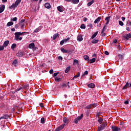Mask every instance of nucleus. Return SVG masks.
Listing matches in <instances>:
<instances>
[{"mask_svg":"<svg viewBox=\"0 0 131 131\" xmlns=\"http://www.w3.org/2000/svg\"><path fill=\"white\" fill-rule=\"evenodd\" d=\"M23 34V33H21L20 32H15L14 33L15 40H16V41L22 40L23 38L22 37H21V35H22Z\"/></svg>","mask_w":131,"mask_h":131,"instance_id":"f257e3e1","label":"nucleus"},{"mask_svg":"<svg viewBox=\"0 0 131 131\" xmlns=\"http://www.w3.org/2000/svg\"><path fill=\"white\" fill-rule=\"evenodd\" d=\"M106 125H107V122L106 121H104V123H103L102 125H100L98 127L97 131L103 130V129H105V128L106 127Z\"/></svg>","mask_w":131,"mask_h":131,"instance_id":"f03ea898","label":"nucleus"},{"mask_svg":"<svg viewBox=\"0 0 131 131\" xmlns=\"http://www.w3.org/2000/svg\"><path fill=\"white\" fill-rule=\"evenodd\" d=\"M83 117V114H82L80 116H78L76 119H74V122L76 124L78 123V121H80L82 118Z\"/></svg>","mask_w":131,"mask_h":131,"instance_id":"7ed1b4c3","label":"nucleus"},{"mask_svg":"<svg viewBox=\"0 0 131 131\" xmlns=\"http://www.w3.org/2000/svg\"><path fill=\"white\" fill-rule=\"evenodd\" d=\"M98 106V104L97 103H92L89 105H88L85 106V109H93V108H95V107H97Z\"/></svg>","mask_w":131,"mask_h":131,"instance_id":"20e7f679","label":"nucleus"},{"mask_svg":"<svg viewBox=\"0 0 131 131\" xmlns=\"http://www.w3.org/2000/svg\"><path fill=\"white\" fill-rule=\"evenodd\" d=\"M65 126V124H62V125H60L59 126H58L56 129L55 131H60V130H62V129H63V128H64Z\"/></svg>","mask_w":131,"mask_h":131,"instance_id":"39448f33","label":"nucleus"},{"mask_svg":"<svg viewBox=\"0 0 131 131\" xmlns=\"http://www.w3.org/2000/svg\"><path fill=\"white\" fill-rule=\"evenodd\" d=\"M106 27H107V26H104L102 30L101 31V36H105L106 35V33H105V30H106Z\"/></svg>","mask_w":131,"mask_h":131,"instance_id":"423d86ee","label":"nucleus"},{"mask_svg":"<svg viewBox=\"0 0 131 131\" xmlns=\"http://www.w3.org/2000/svg\"><path fill=\"white\" fill-rule=\"evenodd\" d=\"M123 38L124 39H129V38H131V33H129L128 34H126L125 36H123Z\"/></svg>","mask_w":131,"mask_h":131,"instance_id":"0eeeda50","label":"nucleus"},{"mask_svg":"<svg viewBox=\"0 0 131 131\" xmlns=\"http://www.w3.org/2000/svg\"><path fill=\"white\" fill-rule=\"evenodd\" d=\"M42 28V26H40L39 27H38V28H37L36 29H35V30L34 31V33H37V32H39V31H40V30H41Z\"/></svg>","mask_w":131,"mask_h":131,"instance_id":"6e6552de","label":"nucleus"},{"mask_svg":"<svg viewBox=\"0 0 131 131\" xmlns=\"http://www.w3.org/2000/svg\"><path fill=\"white\" fill-rule=\"evenodd\" d=\"M24 55V52L22 51H18V52L16 54L17 57H21Z\"/></svg>","mask_w":131,"mask_h":131,"instance_id":"1a4fd4ad","label":"nucleus"},{"mask_svg":"<svg viewBox=\"0 0 131 131\" xmlns=\"http://www.w3.org/2000/svg\"><path fill=\"white\" fill-rule=\"evenodd\" d=\"M88 88H90L91 89H95L96 85L94 83H91L88 85Z\"/></svg>","mask_w":131,"mask_h":131,"instance_id":"9d476101","label":"nucleus"},{"mask_svg":"<svg viewBox=\"0 0 131 131\" xmlns=\"http://www.w3.org/2000/svg\"><path fill=\"white\" fill-rule=\"evenodd\" d=\"M127 88H130L129 83H128V82L126 83L125 85L122 88V90H126Z\"/></svg>","mask_w":131,"mask_h":131,"instance_id":"9b49d317","label":"nucleus"},{"mask_svg":"<svg viewBox=\"0 0 131 131\" xmlns=\"http://www.w3.org/2000/svg\"><path fill=\"white\" fill-rule=\"evenodd\" d=\"M28 47L29 49H34V48H35V45H34V43L32 42L29 45Z\"/></svg>","mask_w":131,"mask_h":131,"instance_id":"f8f14e48","label":"nucleus"},{"mask_svg":"<svg viewBox=\"0 0 131 131\" xmlns=\"http://www.w3.org/2000/svg\"><path fill=\"white\" fill-rule=\"evenodd\" d=\"M83 40V38H82V35H79L77 36V40L78 41H82V40Z\"/></svg>","mask_w":131,"mask_h":131,"instance_id":"ddd939ff","label":"nucleus"},{"mask_svg":"<svg viewBox=\"0 0 131 131\" xmlns=\"http://www.w3.org/2000/svg\"><path fill=\"white\" fill-rule=\"evenodd\" d=\"M101 19H102L101 17H98L97 18H96L95 19V20L94 21V23L95 24H97V23H99V22H100V21H101Z\"/></svg>","mask_w":131,"mask_h":131,"instance_id":"4468645a","label":"nucleus"},{"mask_svg":"<svg viewBox=\"0 0 131 131\" xmlns=\"http://www.w3.org/2000/svg\"><path fill=\"white\" fill-rule=\"evenodd\" d=\"M64 123H68L69 122V118L64 117L63 118Z\"/></svg>","mask_w":131,"mask_h":131,"instance_id":"2eb2a0df","label":"nucleus"},{"mask_svg":"<svg viewBox=\"0 0 131 131\" xmlns=\"http://www.w3.org/2000/svg\"><path fill=\"white\" fill-rule=\"evenodd\" d=\"M5 5H2L1 7H0V14H1V13H3L4 11H5Z\"/></svg>","mask_w":131,"mask_h":131,"instance_id":"dca6fc26","label":"nucleus"},{"mask_svg":"<svg viewBox=\"0 0 131 131\" xmlns=\"http://www.w3.org/2000/svg\"><path fill=\"white\" fill-rule=\"evenodd\" d=\"M111 16H107L105 18V21H106V25H108V24H109V22H110V18Z\"/></svg>","mask_w":131,"mask_h":131,"instance_id":"f3484780","label":"nucleus"},{"mask_svg":"<svg viewBox=\"0 0 131 131\" xmlns=\"http://www.w3.org/2000/svg\"><path fill=\"white\" fill-rule=\"evenodd\" d=\"M45 8L46 9H51V4L49 3H47L45 4Z\"/></svg>","mask_w":131,"mask_h":131,"instance_id":"a211bd4d","label":"nucleus"},{"mask_svg":"<svg viewBox=\"0 0 131 131\" xmlns=\"http://www.w3.org/2000/svg\"><path fill=\"white\" fill-rule=\"evenodd\" d=\"M57 10L59 12H60V13H62V12H63V6L57 7Z\"/></svg>","mask_w":131,"mask_h":131,"instance_id":"6ab92c4d","label":"nucleus"},{"mask_svg":"<svg viewBox=\"0 0 131 131\" xmlns=\"http://www.w3.org/2000/svg\"><path fill=\"white\" fill-rule=\"evenodd\" d=\"M9 43H10V41L9 40H6L4 42L3 44V46L4 47H8L9 46Z\"/></svg>","mask_w":131,"mask_h":131,"instance_id":"aec40b11","label":"nucleus"},{"mask_svg":"<svg viewBox=\"0 0 131 131\" xmlns=\"http://www.w3.org/2000/svg\"><path fill=\"white\" fill-rule=\"evenodd\" d=\"M58 36H59V34L58 33L54 34L53 36V40H55V39H56L57 37H58Z\"/></svg>","mask_w":131,"mask_h":131,"instance_id":"412c9836","label":"nucleus"},{"mask_svg":"<svg viewBox=\"0 0 131 131\" xmlns=\"http://www.w3.org/2000/svg\"><path fill=\"white\" fill-rule=\"evenodd\" d=\"M95 3V0H92L91 2L88 3L87 6L88 7H91V5H93Z\"/></svg>","mask_w":131,"mask_h":131,"instance_id":"4be33fe9","label":"nucleus"},{"mask_svg":"<svg viewBox=\"0 0 131 131\" xmlns=\"http://www.w3.org/2000/svg\"><path fill=\"white\" fill-rule=\"evenodd\" d=\"M71 2L73 3V4L76 5L79 3V0H72Z\"/></svg>","mask_w":131,"mask_h":131,"instance_id":"5701e85b","label":"nucleus"},{"mask_svg":"<svg viewBox=\"0 0 131 131\" xmlns=\"http://www.w3.org/2000/svg\"><path fill=\"white\" fill-rule=\"evenodd\" d=\"M98 35V31L96 32L91 37V39H94V38H95V37H96V36H97V35Z\"/></svg>","mask_w":131,"mask_h":131,"instance_id":"b1692460","label":"nucleus"},{"mask_svg":"<svg viewBox=\"0 0 131 131\" xmlns=\"http://www.w3.org/2000/svg\"><path fill=\"white\" fill-rule=\"evenodd\" d=\"M112 129L113 131H118V127L117 126H112Z\"/></svg>","mask_w":131,"mask_h":131,"instance_id":"393cba45","label":"nucleus"},{"mask_svg":"<svg viewBox=\"0 0 131 131\" xmlns=\"http://www.w3.org/2000/svg\"><path fill=\"white\" fill-rule=\"evenodd\" d=\"M92 43H98L99 42L98 39H94L92 41Z\"/></svg>","mask_w":131,"mask_h":131,"instance_id":"a878e982","label":"nucleus"},{"mask_svg":"<svg viewBox=\"0 0 131 131\" xmlns=\"http://www.w3.org/2000/svg\"><path fill=\"white\" fill-rule=\"evenodd\" d=\"M12 65H14L15 67L17 66L18 65V61L16 60V59L14 60L12 63Z\"/></svg>","mask_w":131,"mask_h":131,"instance_id":"bb28decb","label":"nucleus"},{"mask_svg":"<svg viewBox=\"0 0 131 131\" xmlns=\"http://www.w3.org/2000/svg\"><path fill=\"white\" fill-rule=\"evenodd\" d=\"M83 59H84V60H85L86 61H89V60H90V57H89V56H88V55H84L83 56Z\"/></svg>","mask_w":131,"mask_h":131,"instance_id":"cd10ccee","label":"nucleus"},{"mask_svg":"<svg viewBox=\"0 0 131 131\" xmlns=\"http://www.w3.org/2000/svg\"><path fill=\"white\" fill-rule=\"evenodd\" d=\"M21 0H16L15 1V3L14 4L16 5V6L17 7H18V5H19V4H20V3H21Z\"/></svg>","mask_w":131,"mask_h":131,"instance_id":"c85d7f7f","label":"nucleus"},{"mask_svg":"<svg viewBox=\"0 0 131 131\" xmlns=\"http://www.w3.org/2000/svg\"><path fill=\"white\" fill-rule=\"evenodd\" d=\"M70 67H68L65 70V73H68L69 71H70Z\"/></svg>","mask_w":131,"mask_h":131,"instance_id":"c756f323","label":"nucleus"},{"mask_svg":"<svg viewBox=\"0 0 131 131\" xmlns=\"http://www.w3.org/2000/svg\"><path fill=\"white\" fill-rule=\"evenodd\" d=\"M10 9H15V8H17V6L15 4H12L10 7Z\"/></svg>","mask_w":131,"mask_h":131,"instance_id":"7c9ffc66","label":"nucleus"},{"mask_svg":"<svg viewBox=\"0 0 131 131\" xmlns=\"http://www.w3.org/2000/svg\"><path fill=\"white\" fill-rule=\"evenodd\" d=\"M16 47H17V45L16 43H13L11 46V49L14 50L15 48H16Z\"/></svg>","mask_w":131,"mask_h":131,"instance_id":"2f4dec72","label":"nucleus"},{"mask_svg":"<svg viewBox=\"0 0 131 131\" xmlns=\"http://www.w3.org/2000/svg\"><path fill=\"white\" fill-rule=\"evenodd\" d=\"M90 63H95V62H96V58H92V59H90Z\"/></svg>","mask_w":131,"mask_h":131,"instance_id":"473e14b6","label":"nucleus"},{"mask_svg":"<svg viewBox=\"0 0 131 131\" xmlns=\"http://www.w3.org/2000/svg\"><path fill=\"white\" fill-rule=\"evenodd\" d=\"M14 23L12 21H9L7 23V26H12V25H13Z\"/></svg>","mask_w":131,"mask_h":131,"instance_id":"72a5a7b5","label":"nucleus"},{"mask_svg":"<svg viewBox=\"0 0 131 131\" xmlns=\"http://www.w3.org/2000/svg\"><path fill=\"white\" fill-rule=\"evenodd\" d=\"M24 89H25V90H28V89H29V85L28 84L25 85L24 86Z\"/></svg>","mask_w":131,"mask_h":131,"instance_id":"f704fd0d","label":"nucleus"},{"mask_svg":"<svg viewBox=\"0 0 131 131\" xmlns=\"http://www.w3.org/2000/svg\"><path fill=\"white\" fill-rule=\"evenodd\" d=\"M23 88L21 86H19L18 88H17L15 92H19V91H21L22 90Z\"/></svg>","mask_w":131,"mask_h":131,"instance_id":"c9c22d12","label":"nucleus"},{"mask_svg":"<svg viewBox=\"0 0 131 131\" xmlns=\"http://www.w3.org/2000/svg\"><path fill=\"white\" fill-rule=\"evenodd\" d=\"M104 119H103V118H100L98 120V122H99V123H101L102 121H103Z\"/></svg>","mask_w":131,"mask_h":131,"instance_id":"e433bc0d","label":"nucleus"},{"mask_svg":"<svg viewBox=\"0 0 131 131\" xmlns=\"http://www.w3.org/2000/svg\"><path fill=\"white\" fill-rule=\"evenodd\" d=\"M61 52H62V53H68V51H67V50H66L65 49H64V48H61Z\"/></svg>","mask_w":131,"mask_h":131,"instance_id":"4c0bfd02","label":"nucleus"},{"mask_svg":"<svg viewBox=\"0 0 131 131\" xmlns=\"http://www.w3.org/2000/svg\"><path fill=\"white\" fill-rule=\"evenodd\" d=\"M80 28L81 29H85V25L84 24H82L80 26Z\"/></svg>","mask_w":131,"mask_h":131,"instance_id":"58836bf2","label":"nucleus"},{"mask_svg":"<svg viewBox=\"0 0 131 131\" xmlns=\"http://www.w3.org/2000/svg\"><path fill=\"white\" fill-rule=\"evenodd\" d=\"M79 76H80V73L78 72L77 74L74 76V77H75L76 78H77L79 77Z\"/></svg>","mask_w":131,"mask_h":131,"instance_id":"ea45409f","label":"nucleus"},{"mask_svg":"<svg viewBox=\"0 0 131 131\" xmlns=\"http://www.w3.org/2000/svg\"><path fill=\"white\" fill-rule=\"evenodd\" d=\"M70 39V38L68 37L67 38L64 39L63 40L64 42H68V41Z\"/></svg>","mask_w":131,"mask_h":131,"instance_id":"a19ab883","label":"nucleus"},{"mask_svg":"<svg viewBox=\"0 0 131 131\" xmlns=\"http://www.w3.org/2000/svg\"><path fill=\"white\" fill-rule=\"evenodd\" d=\"M41 123H42V124L45 123V118L42 117L41 118Z\"/></svg>","mask_w":131,"mask_h":131,"instance_id":"79ce46f5","label":"nucleus"},{"mask_svg":"<svg viewBox=\"0 0 131 131\" xmlns=\"http://www.w3.org/2000/svg\"><path fill=\"white\" fill-rule=\"evenodd\" d=\"M119 25H120V26H123V25H124V24H123V22H122V21H119Z\"/></svg>","mask_w":131,"mask_h":131,"instance_id":"37998d69","label":"nucleus"},{"mask_svg":"<svg viewBox=\"0 0 131 131\" xmlns=\"http://www.w3.org/2000/svg\"><path fill=\"white\" fill-rule=\"evenodd\" d=\"M55 81H60V80H61V78H58L57 77H56L55 78Z\"/></svg>","mask_w":131,"mask_h":131,"instance_id":"c03bdc74","label":"nucleus"},{"mask_svg":"<svg viewBox=\"0 0 131 131\" xmlns=\"http://www.w3.org/2000/svg\"><path fill=\"white\" fill-rule=\"evenodd\" d=\"M3 117H4V119H8V118H9V116H8V115H4Z\"/></svg>","mask_w":131,"mask_h":131,"instance_id":"a18cd8bd","label":"nucleus"},{"mask_svg":"<svg viewBox=\"0 0 131 131\" xmlns=\"http://www.w3.org/2000/svg\"><path fill=\"white\" fill-rule=\"evenodd\" d=\"M64 42H65V41H64V40L63 39L62 40H61L60 42V46H63V45H64Z\"/></svg>","mask_w":131,"mask_h":131,"instance_id":"49530a36","label":"nucleus"},{"mask_svg":"<svg viewBox=\"0 0 131 131\" xmlns=\"http://www.w3.org/2000/svg\"><path fill=\"white\" fill-rule=\"evenodd\" d=\"M66 86H67V84H66V83H62V84L61 85V87L63 88H66Z\"/></svg>","mask_w":131,"mask_h":131,"instance_id":"de8ad7c7","label":"nucleus"},{"mask_svg":"<svg viewBox=\"0 0 131 131\" xmlns=\"http://www.w3.org/2000/svg\"><path fill=\"white\" fill-rule=\"evenodd\" d=\"M88 26L90 29L93 28V25H92V24H89Z\"/></svg>","mask_w":131,"mask_h":131,"instance_id":"09e8293b","label":"nucleus"},{"mask_svg":"<svg viewBox=\"0 0 131 131\" xmlns=\"http://www.w3.org/2000/svg\"><path fill=\"white\" fill-rule=\"evenodd\" d=\"M89 74V72L88 71H86L84 72L83 75H88Z\"/></svg>","mask_w":131,"mask_h":131,"instance_id":"8fccbe9b","label":"nucleus"},{"mask_svg":"<svg viewBox=\"0 0 131 131\" xmlns=\"http://www.w3.org/2000/svg\"><path fill=\"white\" fill-rule=\"evenodd\" d=\"M78 60H77V59H74V63H73V64H74V63H76V64H77V63H78Z\"/></svg>","mask_w":131,"mask_h":131,"instance_id":"3c124183","label":"nucleus"},{"mask_svg":"<svg viewBox=\"0 0 131 131\" xmlns=\"http://www.w3.org/2000/svg\"><path fill=\"white\" fill-rule=\"evenodd\" d=\"M58 74H59V72L54 73L53 77H56V76H57V75H58Z\"/></svg>","mask_w":131,"mask_h":131,"instance_id":"603ef678","label":"nucleus"},{"mask_svg":"<svg viewBox=\"0 0 131 131\" xmlns=\"http://www.w3.org/2000/svg\"><path fill=\"white\" fill-rule=\"evenodd\" d=\"M5 46H0V51H3L4 49H5Z\"/></svg>","mask_w":131,"mask_h":131,"instance_id":"864d4df0","label":"nucleus"},{"mask_svg":"<svg viewBox=\"0 0 131 131\" xmlns=\"http://www.w3.org/2000/svg\"><path fill=\"white\" fill-rule=\"evenodd\" d=\"M49 73H50V74H53V73H54V70H53V69L50 70Z\"/></svg>","mask_w":131,"mask_h":131,"instance_id":"5fc2aeb1","label":"nucleus"},{"mask_svg":"<svg viewBox=\"0 0 131 131\" xmlns=\"http://www.w3.org/2000/svg\"><path fill=\"white\" fill-rule=\"evenodd\" d=\"M11 21H17V17H14L12 18V19H11Z\"/></svg>","mask_w":131,"mask_h":131,"instance_id":"6e6d98bb","label":"nucleus"},{"mask_svg":"<svg viewBox=\"0 0 131 131\" xmlns=\"http://www.w3.org/2000/svg\"><path fill=\"white\" fill-rule=\"evenodd\" d=\"M25 26V25L21 24V29H24Z\"/></svg>","mask_w":131,"mask_h":131,"instance_id":"4d7b16f0","label":"nucleus"},{"mask_svg":"<svg viewBox=\"0 0 131 131\" xmlns=\"http://www.w3.org/2000/svg\"><path fill=\"white\" fill-rule=\"evenodd\" d=\"M83 21L84 22H86V21H88V18L86 17H84Z\"/></svg>","mask_w":131,"mask_h":131,"instance_id":"13d9d810","label":"nucleus"},{"mask_svg":"<svg viewBox=\"0 0 131 131\" xmlns=\"http://www.w3.org/2000/svg\"><path fill=\"white\" fill-rule=\"evenodd\" d=\"M58 60H63V57H62L61 56H59L58 57Z\"/></svg>","mask_w":131,"mask_h":131,"instance_id":"bf43d9fd","label":"nucleus"},{"mask_svg":"<svg viewBox=\"0 0 131 131\" xmlns=\"http://www.w3.org/2000/svg\"><path fill=\"white\" fill-rule=\"evenodd\" d=\"M104 54H105V55H109V52L108 51H105Z\"/></svg>","mask_w":131,"mask_h":131,"instance_id":"052dcab7","label":"nucleus"},{"mask_svg":"<svg viewBox=\"0 0 131 131\" xmlns=\"http://www.w3.org/2000/svg\"><path fill=\"white\" fill-rule=\"evenodd\" d=\"M126 30L127 31H130V29H129V27H127L126 28Z\"/></svg>","mask_w":131,"mask_h":131,"instance_id":"680f3d73","label":"nucleus"},{"mask_svg":"<svg viewBox=\"0 0 131 131\" xmlns=\"http://www.w3.org/2000/svg\"><path fill=\"white\" fill-rule=\"evenodd\" d=\"M124 104H125V105H127V104H128V101H125V102H124Z\"/></svg>","mask_w":131,"mask_h":131,"instance_id":"e2e57ef3","label":"nucleus"},{"mask_svg":"<svg viewBox=\"0 0 131 131\" xmlns=\"http://www.w3.org/2000/svg\"><path fill=\"white\" fill-rule=\"evenodd\" d=\"M113 42H114V43H117V40H116V39L114 40H113Z\"/></svg>","mask_w":131,"mask_h":131,"instance_id":"0e129e2a","label":"nucleus"},{"mask_svg":"<svg viewBox=\"0 0 131 131\" xmlns=\"http://www.w3.org/2000/svg\"><path fill=\"white\" fill-rule=\"evenodd\" d=\"M40 106L42 108L43 107V103H40Z\"/></svg>","mask_w":131,"mask_h":131,"instance_id":"69168bd1","label":"nucleus"},{"mask_svg":"<svg viewBox=\"0 0 131 131\" xmlns=\"http://www.w3.org/2000/svg\"><path fill=\"white\" fill-rule=\"evenodd\" d=\"M20 22L21 23H24V22H25V19H21Z\"/></svg>","mask_w":131,"mask_h":131,"instance_id":"338daca9","label":"nucleus"},{"mask_svg":"<svg viewBox=\"0 0 131 131\" xmlns=\"http://www.w3.org/2000/svg\"><path fill=\"white\" fill-rule=\"evenodd\" d=\"M122 21H124V20H125V17H122Z\"/></svg>","mask_w":131,"mask_h":131,"instance_id":"774afa93","label":"nucleus"}]
</instances>
